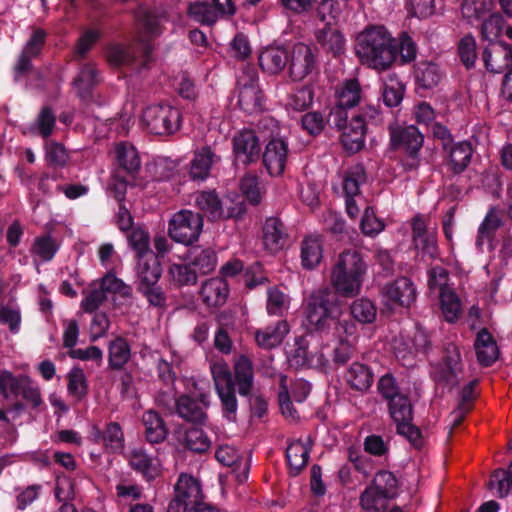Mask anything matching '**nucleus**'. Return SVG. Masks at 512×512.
I'll use <instances>...</instances> for the list:
<instances>
[{"mask_svg": "<svg viewBox=\"0 0 512 512\" xmlns=\"http://www.w3.org/2000/svg\"><path fill=\"white\" fill-rule=\"evenodd\" d=\"M341 305L328 288L315 290L308 299L306 320L315 331L328 335L332 329L333 347L328 350L332 365H344L351 359L357 339V327L340 320Z\"/></svg>", "mask_w": 512, "mask_h": 512, "instance_id": "f257e3e1", "label": "nucleus"}, {"mask_svg": "<svg viewBox=\"0 0 512 512\" xmlns=\"http://www.w3.org/2000/svg\"><path fill=\"white\" fill-rule=\"evenodd\" d=\"M355 52L362 64L383 71L396 60V42L381 25L366 27L356 36Z\"/></svg>", "mask_w": 512, "mask_h": 512, "instance_id": "f03ea898", "label": "nucleus"}, {"mask_svg": "<svg viewBox=\"0 0 512 512\" xmlns=\"http://www.w3.org/2000/svg\"><path fill=\"white\" fill-rule=\"evenodd\" d=\"M367 264L357 251L349 250L339 255L331 271V284L343 297H354L361 291Z\"/></svg>", "mask_w": 512, "mask_h": 512, "instance_id": "7ed1b4c3", "label": "nucleus"}, {"mask_svg": "<svg viewBox=\"0 0 512 512\" xmlns=\"http://www.w3.org/2000/svg\"><path fill=\"white\" fill-rule=\"evenodd\" d=\"M197 207L210 219H239L246 213V206L236 193L219 199L212 191L200 192L195 199Z\"/></svg>", "mask_w": 512, "mask_h": 512, "instance_id": "20e7f679", "label": "nucleus"}, {"mask_svg": "<svg viewBox=\"0 0 512 512\" xmlns=\"http://www.w3.org/2000/svg\"><path fill=\"white\" fill-rule=\"evenodd\" d=\"M140 123L150 133L168 135L179 129L181 114L169 103L151 104L143 110Z\"/></svg>", "mask_w": 512, "mask_h": 512, "instance_id": "39448f33", "label": "nucleus"}, {"mask_svg": "<svg viewBox=\"0 0 512 512\" xmlns=\"http://www.w3.org/2000/svg\"><path fill=\"white\" fill-rule=\"evenodd\" d=\"M203 229V218L199 213L183 209L169 220V236L178 243L189 246L199 239Z\"/></svg>", "mask_w": 512, "mask_h": 512, "instance_id": "423d86ee", "label": "nucleus"}, {"mask_svg": "<svg viewBox=\"0 0 512 512\" xmlns=\"http://www.w3.org/2000/svg\"><path fill=\"white\" fill-rule=\"evenodd\" d=\"M238 105L248 114L262 110L263 96L258 85V73L254 67H245L237 78Z\"/></svg>", "mask_w": 512, "mask_h": 512, "instance_id": "0eeeda50", "label": "nucleus"}, {"mask_svg": "<svg viewBox=\"0 0 512 512\" xmlns=\"http://www.w3.org/2000/svg\"><path fill=\"white\" fill-rule=\"evenodd\" d=\"M389 412L397 424L398 433L405 436L414 445H419L420 432L411 423L413 414L409 399L405 395L393 397L389 401Z\"/></svg>", "mask_w": 512, "mask_h": 512, "instance_id": "6e6552de", "label": "nucleus"}, {"mask_svg": "<svg viewBox=\"0 0 512 512\" xmlns=\"http://www.w3.org/2000/svg\"><path fill=\"white\" fill-rule=\"evenodd\" d=\"M289 145L285 135L280 132L272 135L265 146L263 164L270 176H281L286 168Z\"/></svg>", "mask_w": 512, "mask_h": 512, "instance_id": "1a4fd4ad", "label": "nucleus"}, {"mask_svg": "<svg viewBox=\"0 0 512 512\" xmlns=\"http://www.w3.org/2000/svg\"><path fill=\"white\" fill-rule=\"evenodd\" d=\"M316 55L309 45L295 44L288 52V71L294 81H301L316 68Z\"/></svg>", "mask_w": 512, "mask_h": 512, "instance_id": "9d476101", "label": "nucleus"}, {"mask_svg": "<svg viewBox=\"0 0 512 512\" xmlns=\"http://www.w3.org/2000/svg\"><path fill=\"white\" fill-rule=\"evenodd\" d=\"M194 391L180 396L176 401L177 414L186 421L202 424L206 419L204 408L209 405L208 395L199 392L197 384L193 382Z\"/></svg>", "mask_w": 512, "mask_h": 512, "instance_id": "9b49d317", "label": "nucleus"}, {"mask_svg": "<svg viewBox=\"0 0 512 512\" xmlns=\"http://www.w3.org/2000/svg\"><path fill=\"white\" fill-rule=\"evenodd\" d=\"M415 299L416 289L414 284L406 277L398 278L382 288V301L389 309L409 307Z\"/></svg>", "mask_w": 512, "mask_h": 512, "instance_id": "f8f14e48", "label": "nucleus"}, {"mask_svg": "<svg viewBox=\"0 0 512 512\" xmlns=\"http://www.w3.org/2000/svg\"><path fill=\"white\" fill-rule=\"evenodd\" d=\"M335 125L342 129L341 142L345 150L349 152H357L364 146L365 132H366V121L361 116H355L351 119L348 125H345L346 115L344 118L334 120Z\"/></svg>", "mask_w": 512, "mask_h": 512, "instance_id": "ddd939ff", "label": "nucleus"}, {"mask_svg": "<svg viewBox=\"0 0 512 512\" xmlns=\"http://www.w3.org/2000/svg\"><path fill=\"white\" fill-rule=\"evenodd\" d=\"M235 160L244 165L255 162L260 156V141L255 131L244 129L233 137Z\"/></svg>", "mask_w": 512, "mask_h": 512, "instance_id": "4468645a", "label": "nucleus"}, {"mask_svg": "<svg viewBox=\"0 0 512 512\" xmlns=\"http://www.w3.org/2000/svg\"><path fill=\"white\" fill-rule=\"evenodd\" d=\"M482 58L486 69L492 73L512 70V49L502 42L491 43L484 49Z\"/></svg>", "mask_w": 512, "mask_h": 512, "instance_id": "2eb2a0df", "label": "nucleus"}, {"mask_svg": "<svg viewBox=\"0 0 512 512\" xmlns=\"http://www.w3.org/2000/svg\"><path fill=\"white\" fill-rule=\"evenodd\" d=\"M390 141L393 148H403L415 154L423 143V136L414 125L403 126L394 124L390 128Z\"/></svg>", "mask_w": 512, "mask_h": 512, "instance_id": "dca6fc26", "label": "nucleus"}, {"mask_svg": "<svg viewBox=\"0 0 512 512\" xmlns=\"http://www.w3.org/2000/svg\"><path fill=\"white\" fill-rule=\"evenodd\" d=\"M413 243L417 250L430 257L437 254L436 231L434 228H427L423 216L417 215L412 219Z\"/></svg>", "mask_w": 512, "mask_h": 512, "instance_id": "f3484780", "label": "nucleus"}, {"mask_svg": "<svg viewBox=\"0 0 512 512\" xmlns=\"http://www.w3.org/2000/svg\"><path fill=\"white\" fill-rule=\"evenodd\" d=\"M460 352L456 345L450 344L446 348L445 362L433 368L432 375L436 382L446 385L457 383V376L460 371Z\"/></svg>", "mask_w": 512, "mask_h": 512, "instance_id": "a211bd4d", "label": "nucleus"}, {"mask_svg": "<svg viewBox=\"0 0 512 512\" xmlns=\"http://www.w3.org/2000/svg\"><path fill=\"white\" fill-rule=\"evenodd\" d=\"M215 457L222 465L232 468L239 482H243L248 478V460L243 458L235 447L220 445L216 450Z\"/></svg>", "mask_w": 512, "mask_h": 512, "instance_id": "6ab92c4d", "label": "nucleus"}, {"mask_svg": "<svg viewBox=\"0 0 512 512\" xmlns=\"http://www.w3.org/2000/svg\"><path fill=\"white\" fill-rule=\"evenodd\" d=\"M220 161L218 156L210 146H204L194 152L190 162V177L195 181H204L208 178L212 166Z\"/></svg>", "mask_w": 512, "mask_h": 512, "instance_id": "aec40b11", "label": "nucleus"}, {"mask_svg": "<svg viewBox=\"0 0 512 512\" xmlns=\"http://www.w3.org/2000/svg\"><path fill=\"white\" fill-rule=\"evenodd\" d=\"M288 52L289 50L279 45L263 48L258 56L261 69L268 74L280 73L287 66Z\"/></svg>", "mask_w": 512, "mask_h": 512, "instance_id": "412c9836", "label": "nucleus"}, {"mask_svg": "<svg viewBox=\"0 0 512 512\" xmlns=\"http://www.w3.org/2000/svg\"><path fill=\"white\" fill-rule=\"evenodd\" d=\"M45 40V32L41 29H36L31 35L30 39L25 44L22 53L15 66V79L19 78L28 72L31 68V60L39 55L42 45Z\"/></svg>", "mask_w": 512, "mask_h": 512, "instance_id": "4be33fe9", "label": "nucleus"}, {"mask_svg": "<svg viewBox=\"0 0 512 512\" xmlns=\"http://www.w3.org/2000/svg\"><path fill=\"white\" fill-rule=\"evenodd\" d=\"M174 494V497L194 506V508L201 503L203 496L199 481L186 473L179 475L174 486Z\"/></svg>", "mask_w": 512, "mask_h": 512, "instance_id": "5701e85b", "label": "nucleus"}, {"mask_svg": "<svg viewBox=\"0 0 512 512\" xmlns=\"http://www.w3.org/2000/svg\"><path fill=\"white\" fill-rule=\"evenodd\" d=\"M141 21L146 35L139 34L137 41L143 50L144 56L148 58L152 51L148 37L157 36L161 33L162 25L166 22V16L154 11H145L141 17Z\"/></svg>", "mask_w": 512, "mask_h": 512, "instance_id": "b1692460", "label": "nucleus"}, {"mask_svg": "<svg viewBox=\"0 0 512 512\" xmlns=\"http://www.w3.org/2000/svg\"><path fill=\"white\" fill-rule=\"evenodd\" d=\"M130 465L146 480H153L161 473V463L157 457L148 455L141 448L133 449L129 456Z\"/></svg>", "mask_w": 512, "mask_h": 512, "instance_id": "393cba45", "label": "nucleus"}, {"mask_svg": "<svg viewBox=\"0 0 512 512\" xmlns=\"http://www.w3.org/2000/svg\"><path fill=\"white\" fill-rule=\"evenodd\" d=\"M91 438L94 442L103 444L110 452H120L124 448V434L121 426L116 422L107 424L103 432L94 427Z\"/></svg>", "mask_w": 512, "mask_h": 512, "instance_id": "a878e982", "label": "nucleus"}, {"mask_svg": "<svg viewBox=\"0 0 512 512\" xmlns=\"http://www.w3.org/2000/svg\"><path fill=\"white\" fill-rule=\"evenodd\" d=\"M337 109L332 113L336 118H344L342 109L356 106L361 99V88L357 80H347L336 90Z\"/></svg>", "mask_w": 512, "mask_h": 512, "instance_id": "bb28decb", "label": "nucleus"}, {"mask_svg": "<svg viewBox=\"0 0 512 512\" xmlns=\"http://www.w3.org/2000/svg\"><path fill=\"white\" fill-rule=\"evenodd\" d=\"M290 327L287 321L281 320L255 332V341L263 349H272L279 346L288 335Z\"/></svg>", "mask_w": 512, "mask_h": 512, "instance_id": "cd10ccee", "label": "nucleus"}, {"mask_svg": "<svg viewBox=\"0 0 512 512\" xmlns=\"http://www.w3.org/2000/svg\"><path fill=\"white\" fill-rule=\"evenodd\" d=\"M136 273L139 279V285L158 283L162 269L155 253H148L145 256L137 258Z\"/></svg>", "mask_w": 512, "mask_h": 512, "instance_id": "c85d7f7f", "label": "nucleus"}, {"mask_svg": "<svg viewBox=\"0 0 512 512\" xmlns=\"http://www.w3.org/2000/svg\"><path fill=\"white\" fill-rule=\"evenodd\" d=\"M263 243L267 250L276 253L283 249L286 243V233L283 223L277 218H268L263 226Z\"/></svg>", "mask_w": 512, "mask_h": 512, "instance_id": "c756f323", "label": "nucleus"}, {"mask_svg": "<svg viewBox=\"0 0 512 512\" xmlns=\"http://www.w3.org/2000/svg\"><path fill=\"white\" fill-rule=\"evenodd\" d=\"M235 382L240 395L247 396L253 387L254 370L251 360L245 356H239L234 362Z\"/></svg>", "mask_w": 512, "mask_h": 512, "instance_id": "7c9ffc66", "label": "nucleus"}, {"mask_svg": "<svg viewBox=\"0 0 512 512\" xmlns=\"http://www.w3.org/2000/svg\"><path fill=\"white\" fill-rule=\"evenodd\" d=\"M323 257V245L321 238L317 235H309L304 238L301 244L302 267L311 270L319 265Z\"/></svg>", "mask_w": 512, "mask_h": 512, "instance_id": "2f4dec72", "label": "nucleus"}, {"mask_svg": "<svg viewBox=\"0 0 512 512\" xmlns=\"http://www.w3.org/2000/svg\"><path fill=\"white\" fill-rule=\"evenodd\" d=\"M475 350L479 363L489 366L498 358V347L491 334L483 329L477 334Z\"/></svg>", "mask_w": 512, "mask_h": 512, "instance_id": "473e14b6", "label": "nucleus"}, {"mask_svg": "<svg viewBox=\"0 0 512 512\" xmlns=\"http://www.w3.org/2000/svg\"><path fill=\"white\" fill-rule=\"evenodd\" d=\"M228 284L222 278L207 280L201 288V296L208 306L222 305L228 296Z\"/></svg>", "mask_w": 512, "mask_h": 512, "instance_id": "72a5a7b5", "label": "nucleus"}, {"mask_svg": "<svg viewBox=\"0 0 512 512\" xmlns=\"http://www.w3.org/2000/svg\"><path fill=\"white\" fill-rule=\"evenodd\" d=\"M114 156L119 166L128 173H135L141 166L139 153L134 145L120 142L115 145Z\"/></svg>", "mask_w": 512, "mask_h": 512, "instance_id": "f704fd0d", "label": "nucleus"}, {"mask_svg": "<svg viewBox=\"0 0 512 512\" xmlns=\"http://www.w3.org/2000/svg\"><path fill=\"white\" fill-rule=\"evenodd\" d=\"M414 77L418 89H431L438 85L442 73L435 63L423 61L416 65Z\"/></svg>", "mask_w": 512, "mask_h": 512, "instance_id": "c9c22d12", "label": "nucleus"}, {"mask_svg": "<svg viewBox=\"0 0 512 512\" xmlns=\"http://www.w3.org/2000/svg\"><path fill=\"white\" fill-rule=\"evenodd\" d=\"M448 153V166L454 173H461L471 160L472 147L468 142L462 141L453 144Z\"/></svg>", "mask_w": 512, "mask_h": 512, "instance_id": "e433bc0d", "label": "nucleus"}, {"mask_svg": "<svg viewBox=\"0 0 512 512\" xmlns=\"http://www.w3.org/2000/svg\"><path fill=\"white\" fill-rule=\"evenodd\" d=\"M310 447L300 440L291 442L286 450V458L291 473L297 475L307 464Z\"/></svg>", "mask_w": 512, "mask_h": 512, "instance_id": "4c0bfd02", "label": "nucleus"}, {"mask_svg": "<svg viewBox=\"0 0 512 512\" xmlns=\"http://www.w3.org/2000/svg\"><path fill=\"white\" fill-rule=\"evenodd\" d=\"M291 298L285 289L272 286L267 289L266 310L269 315L282 316L290 307Z\"/></svg>", "mask_w": 512, "mask_h": 512, "instance_id": "58836bf2", "label": "nucleus"}, {"mask_svg": "<svg viewBox=\"0 0 512 512\" xmlns=\"http://www.w3.org/2000/svg\"><path fill=\"white\" fill-rule=\"evenodd\" d=\"M439 297L444 319L450 323L456 322L462 312V304L457 293L453 289H446L440 293Z\"/></svg>", "mask_w": 512, "mask_h": 512, "instance_id": "ea45409f", "label": "nucleus"}, {"mask_svg": "<svg viewBox=\"0 0 512 512\" xmlns=\"http://www.w3.org/2000/svg\"><path fill=\"white\" fill-rule=\"evenodd\" d=\"M346 380L352 388L366 391L373 382V374L364 364L354 362L346 373Z\"/></svg>", "mask_w": 512, "mask_h": 512, "instance_id": "a19ab883", "label": "nucleus"}, {"mask_svg": "<svg viewBox=\"0 0 512 512\" xmlns=\"http://www.w3.org/2000/svg\"><path fill=\"white\" fill-rule=\"evenodd\" d=\"M98 82L96 69L91 65H84L74 80V89L82 100H87L92 88Z\"/></svg>", "mask_w": 512, "mask_h": 512, "instance_id": "79ce46f5", "label": "nucleus"}, {"mask_svg": "<svg viewBox=\"0 0 512 512\" xmlns=\"http://www.w3.org/2000/svg\"><path fill=\"white\" fill-rule=\"evenodd\" d=\"M27 376H14L11 372L4 370L0 372V394L6 400L16 399L25 385Z\"/></svg>", "mask_w": 512, "mask_h": 512, "instance_id": "37998d69", "label": "nucleus"}, {"mask_svg": "<svg viewBox=\"0 0 512 512\" xmlns=\"http://www.w3.org/2000/svg\"><path fill=\"white\" fill-rule=\"evenodd\" d=\"M404 85L395 74H388L383 79V101L388 107L400 104L403 98Z\"/></svg>", "mask_w": 512, "mask_h": 512, "instance_id": "c03bdc74", "label": "nucleus"}, {"mask_svg": "<svg viewBox=\"0 0 512 512\" xmlns=\"http://www.w3.org/2000/svg\"><path fill=\"white\" fill-rule=\"evenodd\" d=\"M146 438L151 443H159L166 436V428L160 416L149 410L143 414Z\"/></svg>", "mask_w": 512, "mask_h": 512, "instance_id": "a18cd8bd", "label": "nucleus"}, {"mask_svg": "<svg viewBox=\"0 0 512 512\" xmlns=\"http://www.w3.org/2000/svg\"><path fill=\"white\" fill-rule=\"evenodd\" d=\"M492 10V0H462L461 13L469 22L479 21Z\"/></svg>", "mask_w": 512, "mask_h": 512, "instance_id": "49530a36", "label": "nucleus"}, {"mask_svg": "<svg viewBox=\"0 0 512 512\" xmlns=\"http://www.w3.org/2000/svg\"><path fill=\"white\" fill-rule=\"evenodd\" d=\"M108 350L109 364L112 368L119 369L123 367L130 359V346L122 337H118L111 341Z\"/></svg>", "mask_w": 512, "mask_h": 512, "instance_id": "de8ad7c7", "label": "nucleus"}, {"mask_svg": "<svg viewBox=\"0 0 512 512\" xmlns=\"http://www.w3.org/2000/svg\"><path fill=\"white\" fill-rule=\"evenodd\" d=\"M351 315L355 320L363 324L375 321L377 309L374 303L367 298H359L350 306Z\"/></svg>", "mask_w": 512, "mask_h": 512, "instance_id": "09e8293b", "label": "nucleus"}, {"mask_svg": "<svg viewBox=\"0 0 512 512\" xmlns=\"http://www.w3.org/2000/svg\"><path fill=\"white\" fill-rule=\"evenodd\" d=\"M240 190L247 201L252 205H258L264 195V188L256 175L247 174L240 181Z\"/></svg>", "mask_w": 512, "mask_h": 512, "instance_id": "8fccbe9b", "label": "nucleus"}, {"mask_svg": "<svg viewBox=\"0 0 512 512\" xmlns=\"http://www.w3.org/2000/svg\"><path fill=\"white\" fill-rule=\"evenodd\" d=\"M210 372L214 381L215 390L235 385L230 367L223 359L212 360L210 362Z\"/></svg>", "mask_w": 512, "mask_h": 512, "instance_id": "3c124183", "label": "nucleus"}, {"mask_svg": "<svg viewBox=\"0 0 512 512\" xmlns=\"http://www.w3.org/2000/svg\"><path fill=\"white\" fill-rule=\"evenodd\" d=\"M365 170L362 165L351 167L345 174L343 179V190L346 197H354L358 195L360 185L365 181Z\"/></svg>", "mask_w": 512, "mask_h": 512, "instance_id": "603ef678", "label": "nucleus"}, {"mask_svg": "<svg viewBox=\"0 0 512 512\" xmlns=\"http://www.w3.org/2000/svg\"><path fill=\"white\" fill-rule=\"evenodd\" d=\"M317 40L334 54H339L344 50L345 39L333 26L320 30L317 33Z\"/></svg>", "mask_w": 512, "mask_h": 512, "instance_id": "864d4df0", "label": "nucleus"}, {"mask_svg": "<svg viewBox=\"0 0 512 512\" xmlns=\"http://www.w3.org/2000/svg\"><path fill=\"white\" fill-rule=\"evenodd\" d=\"M45 159L53 167H63L69 159V154L63 144L47 140L44 144Z\"/></svg>", "mask_w": 512, "mask_h": 512, "instance_id": "5fc2aeb1", "label": "nucleus"}, {"mask_svg": "<svg viewBox=\"0 0 512 512\" xmlns=\"http://www.w3.org/2000/svg\"><path fill=\"white\" fill-rule=\"evenodd\" d=\"M481 20H483L481 25V33L483 38L493 42L500 36L503 30V17L499 13H492L491 11Z\"/></svg>", "mask_w": 512, "mask_h": 512, "instance_id": "6e6d98bb", "label": "nucleus"}, {"mask_svg": "<svg viewBox=\"0 0 512 512\" xmlns=\"http://www.w3.org/2000/svg\"><path fill=\"white\" fill-rule=\"evenodd\" d=\"M67 389L70 395L80 400L87 392V380L80 367H73L67 374Z\"/></svg>", "mask_w": 512, "mask_h": 512, "instance_id": "4d7b16f0", "label": "nucleus"}, {"mask_svg": "<svg viewBox=\"0 0 512 512\" xmlns=\"http://www.w3.org/2000/svg\"><path fill=\"white\" fill-rule=\"evenodd\" d=\"M370 486L389 499L395 497L397 494V479L394 474L389 471L378 472Z\"/></svg>", "mask_w": 512, "mask_h": 512, "instance_id": "13d9d810", "label": "nucleus"}, {"mask_svg": "<svg viewBox=\"0 0 512 512\" xmlns=\"http://www.w3.org/2000/svg\"><path fill=\"white\" fill-rule=\"evenodd\" d=\"M216 393L221 401L224 417L229 421H234L238 408V402L235 395V385L217 389Z\"/></svg>", "mask_w": 512, "mask_h": 512, "instance_id": "bf43d9fd", "label": "nucleus"}, {"mask_svg": "<svg viewBox=\"0 0 512 512\" xmlns=\"http://www.w3.org/2000/svg\"><path fill=\"white\" fill-rule=\"evenodd\" d=\"M317 12L326 27H332L340 20L342 8L336 0H323L320 3Z\"/></svg>", "mask_w": 512, "mask_h": 512, "instance_id": "052dcab7", "label": "nucleus"}, {"mask_svg": "<svg viewBox=\"0 0 512 512\" xmlns=\"http://www.w3.org/2000/svg\"><path fill=\"white\" fill-rule=\"evenodd\" d=\"M21 321V311L17 305L7 304L0 307V323L8 326L12 334L20 331Z\"/></svg>", "mask_w": 512, "mask_h": 512, "instance_id": "680f3d73", "label": "nucleus"}, {"mask_svg": "<svg viewBox=\"0 0 512 512\" xmlns=\"http://www.w3.org/2000/svg\"><path fill=\"white\" fill-rule=\"evenodd\" d=\"M188 14L197 22L204 24H213L218 17L216 8H212L206 3L195 2L189 5Z\"/></svg>", "mask_w": 512, "mask_h": 512, "instance_id": "e2e57ef3", "label": "nucleus"}, {"mask_svg": "<svg viewBox=\"0 0 512 512\" xmlns=\"http://www.w3.org/2000/svg\"><path fill=\"white\" fill-rule=\"evenodd\" d=\"M388 500L384 494L369 486L362 493L360 503L367 511H378L386 507Z\"/></svg>", "mask_w": 512, "mask_h": 512, "instance_id": "0e129e2a", "label": "nucleus"}, {"mask_svg": "<svg viewBox=\"0 0 512 512\" xmlns=\"http://www.w3.org/2000/svg\"><path fill=\"white\" fill-rule=\"evenodd\" d=\"M194 253L195 255L191 264L194 267V270H196V273L208 274L214 270L217 259L213 251L205 249L200 251L196 250Z\"/></svg>", "mask_w": 512, "mask_h": 512, "instance_id": "69168bd1", "label": "nucleus"}, {"mask_svg": "<svg viewBox=\"0 0 512 512\" xmlns=\"http://www.w3.org/2000/svg\"><path fill=\"white\" fill-rule=\"evenodd\" d=\"M128 242L136 253V258L154 253L149 246V234L141 228L133 229L128 236Z\"/></svg>", "mask_w": 512, "mask_h": 512, "instance_id": "338daca9", "label": "nucleus"}, {"mask_svg": "<svg viewBox=\"0 0 512 512\" xmlns=\"http://www.w3.org/2000/svg\"><path fill=\"white\" fill-rule=\"evenodd\" d=\"M58 247L50 236L39 237L35 240L32 247V254L41 261H50Z\"/></svg>", "mask_w": 512, "mask_h": 512, "instance_id": "774afa93", "label": "nucleus"}]
</instances>
